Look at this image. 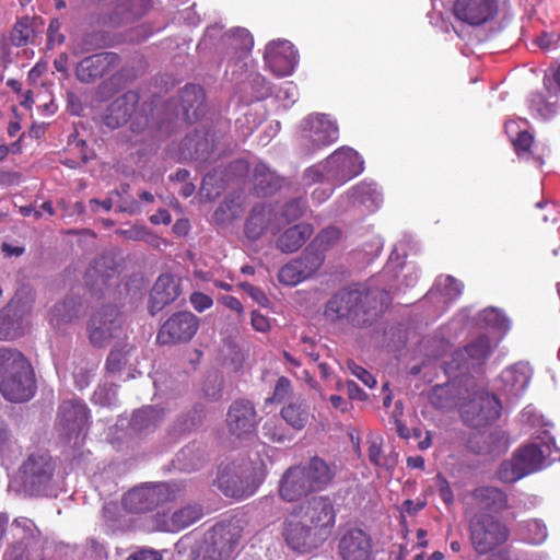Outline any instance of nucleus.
<instances>
[{"instance_id": "15", "label": "nucleus", "mask_w": 560, "mask_h": 560, "mask_svg": "<svg viewBox=\"0 0 560 560\" xmlns=\"http://www.w3.org/2000/svg\"><path fill=\"white\" fill-rule=\"evenodd\" d=\"M89 422V409L80 399L65 400L59 406L57 429L67 438L80 434Z\"/></svg>"}, {"instance_id": "22", "label": "nucleus", "mask_w": 560, "mask_h": 560, "mask_svg": "<svg viewBox=\"0 0 560 560\" xmlns=\"http://www.w3.org/2000/svg\"><path fill=\"white\" fill-rule=\"evenodd\" d=\"M455 16L472 26L485 24L497 13L494 0H456Z\"/></svg>"}, {"instance_id": "11", "label": "nucleus", "mask_w": 560, "mask_h": 560, "mask_svg": "<svg viewBox=\"0 0 560 560\" xmlns=\"http://www.w3.org/2000/svg\"><path fill=\"white\" fill-rule=\"evenodd\" d=\"M296 515L315 530L320 532L324 538H327L336 518L332 502L327 495H316L303 502L298 508Z\"/></svg>"}, {"instance_id": "41", "label": "nucleus", "mask_w": 560, "mask_h": 560, "mask_svg": "<svg viewBox=\"0 0 560 560\" xmlns=\"http://www.w3.org/2000/svg\"><path fill=\"white\" fill-rule=\"evenodd\" d=\"M203 460V452L197 444L186 445L176 455L178 468L185 471L197 469L201 466Z\"/></svg>"}, {"instance_id": "40", "label": "nucleus", "mask_w": 560, "mask_h": 560, "mask_svg": "<svg viewBox=\"0 0 560 560\" xmlns=\"http://www.w3.org/2000/svg\"><path fill=\"white\" fill-rule=\"evenodd\" d=\"M282 419L293 429L302 430L311 418L310 407L304 402H291L281 409Z\"/></svg>"}, {"instance_id": "28", "label": "nucleus", "mask_w": 560, "mask_h": 560, "mask_svg": "<svg viewBox=\"0 0 560 560\" xmlns=\"http://www.w3.org/2000/svg\"><path fill=\"white\" fill-rule=\"evenodd\" d=\"M530 375V368L527 364L517 363L512 365L501 373L500 389L511 397H518L527 387Z\"/></svg>"}, {"instance_id": "13", "label": "nucleus", "mask_w": 560, "mask_h": 560, "mask_svg": "<svg viewBox=\"0 0 560 560\" xmlns=\"http://www.w3.org/2000/svg\"><path fill=\"white\" fill-rule=\"evenodd\" d=\"M198 330V318L190 312L172 315L160 328L156 340L161 345H174L190 340Z\"/></svg>"}, {"instance_id": "29", "label": "nucleus", "mask_w": 560, "mask_h": 560, "mask_svg": "<svg viewBox=\"0 0 560 560\" xmlns=\"http://www.w3.org/2000/svg\"><path fill=\"white\" fill-rule=\"evenodd\" d=\"M117 277L114 258L108 255L97 257L86 271V279L93 290L103 292L112 280Z\"/></svg>"}, {"instance_id": "35", "label": "nucleus", "mask_w": 560, "mask_h": 560, "mask_svg": "<svg viewBox=\"0 0 560 560\" xmlns=\"http://www.w3.org/2000/svg\"><path fill=\"white\" fill-rule=\"evenodd\" d=\"M282 178L266 164L258 163L254 170V190L257 196L265 197L280 189Z\"/></svg>"}, {"instance_id": "62", "label": "nucleus", "mask_w": 560, "mask_h": 560, "mask_svg": "<svg viewBox=\"0 0 560 560\" xmlns=\"http://www.w3.org/2000/svg\"><path fill=\"white\" fill-rule=\"evenodd\" d=\"M533 143V136L527 131H521L514 141L517 151H527Z\"/></svg>"}, {"instance_id": "25", "label": "nucleus", "mask_w": 560, "mask_h": 560, "mask_svg": "<svg viewBox=\"0 0 560 560\" xmlns=\"http://www.w3.org/2000/svg\"><path fill=\"white\" fill-rule=\"evenodd\" d=\"M140 96L136 91H127L116 97L107 107L103 120L104 124L116 129L125 125L136 110Z\"/></svg>"}, {"instance_id": "16", "label": "nucleus", "mask_w": 560, "mask_h": 560, "mask_svg": "<svg viewBox=\"0 0 560 560\" xmlns=\"http://www.w3.org/2000/svg\"><path fill=\"white\" fill-rule=\"evenodd\" d=\"M168 499L167 486L156 485L135 488L122 498L124 506L132 513L151 511Z\"/></svg>"}, {"instance_id": "27", "label": "nucleus", "mask_w": 560, "mask_h": 560, "mask_svg": "<svg viewBox=\"0 0 560 560\" xmlns=\"http://www.w3.org/2000/svg\"><path fill=\"white\" fill-rule=\"evenodd\" d=\"M180 294L178 280L171 275H161L150 293L149 310L151 315H155L166 305L174 302Z\"/></svg>"}, {"instance_id": "23", "label": "nucleus", "mask_w": 560, "mask_h": 560, "mask_svg": "<svg viewBox=\"0 0 560 560\" xmlns=\"http://www.w3.org/2000/svg\"><path fill=\"white\" fill-rule=\"evenodd\" d=\"M314 491L302 466L288 468L279 483V494L288 502L296 501Z\"/></svg>"}, {"instance_id": "46", "label": "nucleus", "mask_w": 560, "mask_h": 560, "mask_svg": "<svg viewBox=\"0 0 560 560\" xmlns=\"http://www.w3.org/2000/svg\"><path fill=\"white\" fill-rule=\"evenodd\" d=\"M429 400L438 409H447L455 404V397L448 384L434 386L429 394Z\"/></svg>"}, {"instance_id": "45", "label": "nucleus", "mask_w": 560, "mask_h": 560, "mask_svg": "<svg viewBox=\"0 0 560 560\" xmlns=\"http://www.w3.org/2000/svg\"><path fill=\"white\" fill-rule=\"evenodd\" d=\"M434 288L445 298L446 302H453L463 292V283L452 276H440Z\"/></svg>"}, {"instance_id": "5", "label": "nucleus", "mask_w": 560, "mask_h": 560, "mask_svg": "<svg viewBox=\"0 0 560 560\" xmlns=\"http://www.w3.org/2000/svg\"><path fill=\"white\" fill-rule=\"evenodd\" d=\"M470 539L478 555H486L504 544L510 535L508 527L490 514H476L469 524Z\"/></svg>"}, {"instance_id": "20", "label": "nucleus", "mask_w": 560, "mask_h": 560, "mask_svg": "<svg viewBox=\"0 0 560 560\" xmlns=\"http://www.w3.org/2000/svg\"><path fill=\"white\" fill-rule=\"evenodd\" d=\"M119 57L105 51L82 59L77 66L75 74L80 82L92 83L118 66Z\"/></svg>"}, {"instance_id": "53", "label": "nucleus", "mask_w": 560, "mask_h": 560, "mask_svg": "<svg viewBox=\"0 0 560 560\" xmlns=\"http://www.w3.org/2000/svg\"><path fill=\"white\" fill-rule=\"evenodd\" d=\"M292 393V384L289 378L282 376L278 378L273 395L271 397L272 401L282 402L291 396Z\"/></svg>"}, {"instance_id": "2", "label": "nucleus", "mask_w": 560, "mask_h": 560, "mask_svg": "<svg viewBox=\"0 0 560 560\" xmlns=\"http://www.w3.org/2000/svg\"><path fill=\"white\" fill-rule=\"evenodd\" d=\"M266 474V465L256 454L255 458L232 463L221 469L217 487L225 497L244 499L257 491Z\"/></svg>"}, {"instance_id": "9", "label": "nucleus", "mask_w": 560, "mask_h": 560, "mask_svg": "<svg viewBox=\"0 0 560 560\" xmlns=\"http://www.w3.org/2000/svg\"><path fill=\"white\" fill-rule=\"evenodd\" d=\"M259 417L253 401L236 399L228 408L225 425L236 439H247L256 433Z\"/></svg>"}, {"instance_id": "51", "label": "nucleus", "mask_w": 560, "mask_h": 560, "mask_svg": "<svg viewBox=\"0 0 560 560\" xmlns=\"http://www.w3.org/2000/svg\"><path fill=\"white\" fill-rule=\"evenodd\" d=\"M262 434L270 441L277 443H283L287 439L280 421L276 418H270L264 423Z\"/></svg>"}, {"instance_id": "12", "label": "nucleus", "mask_w": 560, "mask_h": 560, "mask_svg": "<svg viewBox=\"0 0 560 560\" xmlns=\"http://www.w3.org/2000/svg\"><path fill=\"white\" fill-rule=\"evenodd\" d=\"M324 256L320 250L306 248L300 258L284 265L278 272V279L282 284L296 285L311 278L323 265Z\"/></svg>"}, {"instance_id": "49", "label": "nucleus", "mask_w": 560, "mask_h": 560, "mask_svg": "<svg viewBox=\"0 0 560 560\" xmlns=\"http://www.w3.org/2000/svg\"><path fill=\"white\" fill-rule=\"evenodd\" d=\"M116 398L117 389L114 384L100 385L93 394V401L100 406H110Z\"/></svg>"}, {"instance_id": "57", "label": "nucleus", "mask_w": 560, "mask_h": 560, "mask_svg": "<svg viewBox=\"0 0 560 560\" xmlns=\"http://www.w3.org/2000/svg\"><path fill=\"white\" fill-rule=\"evenodd\" d=\"M2 560H30L27 550L20 544H10L3 552Z\"/></svg>"}, {"instance_id": "43", "label": "nucleus", "mask_w": 560, "mask_h": 560, "mask_svg": "<svg viewBox=\"0 0 560 560\" xmlns=\"http://www.w3.org/2000/svg\"><path fill=\"white\" fill-rule=\"evenodd\" d=\"M278 211V218L281 222V226L300 219L306 211V200L303 198H295L283 206L275 207Z\"/></svg>"}, {"instance_id": "33", "label": "nucleus", "mask_w": 560, "mask_h": 560, "mask_svg": "<svg viewBox=\"0 0 560 560\" xmlns=\"http://www.w3.org/2000/svg\"><path fill=\"white\" fill-rule=\"evenodd\" d=\"M82 300L79 296L70 295L63 301L54 305L50 312V323L56 327L73 323L80 317Z\"/></svg>"}, {"instance_id": "55", "label": "nucleus", "mask_w": 560, "mask_h": 560, "mask_svg": "<svg viewBox=\"0 0 560 560\" xmlns=\"http://www.w3.org/2000/svg\"><path fill=\"white\" fill-rule=\"evenodd\" d=\"M527 527L530 534V536L528 537L530 544L539 545L542 541H545L547 537V529L542 523L534 520L528 523Z\"/></svg>"}, {"instance_id": "14", "label": "nucleus", "mask_w": 560, "mask_h": 560, "mask_svg": "<svg viewBox=\"0 0 560 560\" xmlns=\"http://www.w3.org/2000/svg\"><path fill=\"white\" fill-rule=\"evenodd\" d=\"M501 405L498 398L482 393L465 404L462 409L464 420L471 427L480 428L500 417Z\"/></svg>"}, {"instance_id": "32", "label": "nucleus", "mask_w": 560, "mask_h": 560, "mask_svg": "<svg viewBox=\"0 0 560 560\" xmlns=\"http://www.w3.org/2000/svg\"><path fill=\"white\" fill-rule=\"evenodd\" d=\"M313 228L308 223L295 224L287 229L277 238L276 246L282 253H294L301 248L304 243L312 236Z\"/></svg>"}, {"instance_id": "47", "label": "nucleus", "mask_w": 560, "mask_h": 560, "mask_svg": "<svg viewBox=\"0 0 560 560\" xmlns=\"http://www.w3.org/2000/svg\"><path fill=\"white\" fill-rule=\"evenodd\" d=\"M132 350L128 343L116 345L107 357L106 366L109 372H119L127 363V355Z\"/></svg>"}, {"instance_id": "42", "label": "nucleus", "mask_w": 560, "mask_h": 560, "mask_svg": "<svg viewBox=\"0 0 560 560\" xmlns=\"http://www.w3.org/2000/svg\"><path fill=\"white\" fill-rule=\"evenodd\" d=\"M35 36L34 21L24 16L16 21L10 34L11 43L21 47L28 44Z\"/></svg>"}, {"instance_id": "8", "label": "nucleus", "mask_w": 560, "mask_h": 560, "mask_svg": "<svg viewBox=\"0 0 560 560\" xmlns=\"http://www.w3.org/2000/svg\"><path fill=\"white\" fill-rule=\"evenodd\" d=\"M339 137L337 125L326 115H310L302 126V145L307 153L327 147Z\"/></svg>"}, {"instance_id": "6", "label": "nucleus", "mask_w": 560, "mask_h": 560, "mask_svg": "<svg viewBox=\"0 0 560 560\" xmlns=\"http://www.w3.org/2000/svg\"><path fill=\"white\" fill-rule=\"evenodd\" d=\"M89 339L95 347H106L114 339L126 337L127 328L119 311L104 307L94 313L88 325Z\"/></svg>"}, {"instance_id": "59", "label": "nucleus", "mask_w": 560, "mask_h": 560, "mask_svg": "<svg viewBox=\"0 0 560 560\" xmlns=\"http://www.w3.org/2000/svg\"><path fill=\"white\" fill-rule=\"evenodd\" d=\"M12 328V322L10 317L3 313L0 312V339L7 340V339H13L16 337V332L11 329Z\"/></svg>"}, {"instance_id": "44", "label": "nucleus", "mask_w": 560, "mask_h": 560, "mask_svg": "<svg viewBox=\"0 0 560 560\" xmlns=\"http://www.w3.org/2000/svg\"><path fill=\"white\" fill-rule=\"evenodd\" d=\"M353 205H364L369 209L378 207L381 196L371 186H357L350 190Z\"/></svg>"}, {"instance_id": "18", "label": "nucleus", "mask_w": 560, "mask_h": 560, "mask_svg": "<svg viewBox=\"0 0 560 560\" xmlns=\"http://www.w3.org/2000/svg\"><path fill=\"white\" fill-rule=\"evenodd\" d=\"M265 60L276 75L285 77L294 70L298 51L289 40H273L266 47Z\"/></svg>"}, {"instance_id": "7", "label": "nucleus", "mask_w": 560, "mask_h": 560, "mask_svg": "<svg viewBox=\"0 0 560 560\" xmlns=\"http://www.w3.org/2000/svg\"><path fill=\"white\" fill-rule=\"evenodd\" d=\"M55 466L46 454H31L20 469L21 483L30 495H42L52 479Z\"/></svg>"}, {"instance_id": "39", "label": "nucleus", "mask_w": 560, "mask_h": 560, "mask_svg": "<svg viewBox=\"0 0 560 560\" xmlns=\"http://www.w3.org/2000/svg\"><path fill=\"white\" fill-rule=\"evenodd\" d=\"M221 39L224 45H228L229 48L235 51L237 58L247 55L254 45L250 33L246 28L241 27L225 33Z\"/></svg>"}, {"instance_id": "58", "label": "nucleus", "mask_w": 560, "mask_h": 560, "mask_svg": "<svg viewBox=\"0 0 560 560\" xmlns=\"http://www.w3.org/2000/svg\"><path fill=\"white\" fill-rule=\"evenodd\" d=\"M190 303L196 311L203 312L205 310L212 306L213 301L209 295L205 293L194 292L190 295Z\"/></svg>"}, {"instance_id": "63", "label": "nucleus", "mask_w": 560, "mask_h": 560, "mask_svg": "<svg viewBox=\"0 0 560 560\" xmlns=\"http://www.w3.org/2000/svg\"><path fill=\"white\" fill-rule=\"evenodd\" d=\"M120 234L124 235L128 240L139 241L143 240L144 236L148 234L147 230L143 228H130L127 230H121Z\"/></svg>"}, {"instance_id": "31", "label": "nucleus", "mask_w": 560, "mask_h": 560, "mask_svg": "<svg viewBox=\"0 0 560 560\" xmlns=\"http://www.w3.org/2000/svg\"><path fill=\"white\" fill-rule=\"evenodd\" d=\"M302 468L315 491L326 488L337 474V466L334 463L326 462L318 456L312 457Z\"/></svg>"}, {"instance_id": "48", "label": "nucleus", "mask_w": 560, "mask_h": 560, "mask_svg": "<svg viewBox=\"0 0 560 560\" xmlns=\"http://www.w3.org/2000/svg\"><path fill=\"white\" fill-rule=\"evenodd\" d=\"M479 319L487 327H492L498 330H506L509 326L505 316L494 307L483 310L479 315Z\"/></svg>"}, {"instance_id": "50", "label": "nucleus", "mask_w": 560, "mask_h": 560, "mask_svg": "<svg viewBox=\"0 0 560 560\" xmlns=\"http://www.w3.org/2000/svg\"><path fill=\"white\" fill-rule=\"evenodd\" d=\"M326 170V162L308 167L303 175L304 184L307 186L316 183H327L330 185Z\"/></svg>"}, {"instance_id": "21", "label": "nucleus", "mask_w": 560, "mask_h": 560, "mask_svg": "<svg viewBox=\"0 0 560 560\" xmlns=\"http://www.w3.org/2000/svg\"><path fill=\"white\" fill-rule=\"evenodd\" d=\"M281 229L278 211L271 205H257L253 208L245 225L248 238L257 240L265 232L276 233Z\"/></svg>"}, {"instance_id": "60", "label": "nucleus", "mask_w": 560, "mask_h": 560, "mask_svg": "<svg viewBox=\"0 0 560 560\" xmlns=\"http://www.w3.org/2000/svg\"><path fill=\"white\" fill-rule=\"evenodd\" d=\"M127 560H162V557L156 550L140 549L131 553Z\"/></svg>"}, {"instance_id": "24", "label": "nucleus", "mask_w": 560, "mask_h": 560, "mask_svg": "<svg viewBox=\"0 0 560 560\" xmlns=\"http://www.w3.org/2000/svg\"><path fill=\"white\" fill-rule=\"evenodd\" d=\"M338 548L342 560H369L372 541L362 529L352 528L341 536Z\"/></svg>"}, {"instance_id": "3", "label": "nucleus", "mask_w": 560, "mask_h": 560, "mask_svg": "<svg viewBox=\"0 0 560 560\" xmlns=\"http://www.w3.org/2000/svg\"><path fill=\"white\" fill-rule=\"evenodd\" d=\"M35 392L34 371L24 354L16 351L9 366L0 375V393L7 400L23 402L30 400Z\"/></svg>"}, {"instance_id": "36", "label": "nucleus", "mask_w": 560, "mask_h": 560, "mask_svg": "<svg viewBox=\"0 0 560 560\" xmlns=\"http://www.w3.org/2000/svg\"><path fill=\"white\" fill-rule=\"evenodd\" d=\"M165 417L162 407L145 406L133 412L130 425L135 431L142 432L155 428Z\"/></svg>"}, {"instance_id": "54", "label": "nucleus", "mask_w": 560, "mask_h": 560, "mask_svg": "<svg viewBox=\"0 0 560 560\" xmlns=\"http://www.w3.org/2000/svg\"><path fill=\"white\" fill-rule=\"evenodd\" d=\"M340 237V231L337 228L330 226L323 230L315 238V244L319 247H328L335 244Z\"/></svg>"}, {"instance_id": "38", "label": "nucleus", "mask_w": 560, "mask_h": 560, "mask_svg": "<svg viewBox=\"0 0 560 560\" xmlns=\"http://www.w3.org/2000/svg\"><path fill=\"white\" fill-rule=\"evenodd\" d=\"M179 97L185 118L188 120H190L191 117L196 118L205 101L202 89L195 84H187L180 91Z\"/></svg>"}, {"instance_id": "34", "label": "nucleus", "mask_w": 560, "mask_h": 560, "mask_svg": "<svg viewBox=\"0 0 560 560\" xmlns=\"http://www.w3.org/2000/svg\"><path fill=\"white\" fill-rule=\"evenodd\" d=\"M475 505L480 511L500 512L506 506L505 493L495 487H479L472 492Z\"/></svg>"}, {"instance_id": "26", "label": "nucleus", "mask_w": 560, "mask_h": 560, "mask_svg": "<svg viewBox=\"0 0 560 560\" xmlns=\"http://www.w3.org/2000/svg\"><path fill=\"white\" fill-rule=\"evenodd\" d=\"M492 351V345L487 336H479L465 348L454 353V362L458 369L469 370L481 365Z\"/></svg>"}, {"instance_id": "19", "label": "nucleus", "mask_w": 560, "mask_h": 560, "mask_svg": "<svg viewBox=\"0 0 560 560\" xmlns=\"http://www.w3.org/2000/svg\"><path fill=\"white\" fill-rule=\"evenodd\" d=\"M236 545V540L230 533L218 534L214 532L192 552V560H231Z\"/></svg>"}, {"instance_id": "30", "label": "nucleus", "mask_w": 560, "mask_h": 560, "mask_svg": "<svg viewBox=\"0 0 560 560\" xmlns=\"http://www.w3.org/2000/svg\"><path fill=\"white\" fill-rule=\"evenodd\" d=\"M202 516L201 506L186 505L171 515H159V529L165 532H179L195 522H197Z\"/></svg>"}, {"instance_id": "17", "label": "nucleus", "mask_w": 560, "mask_h": 560, "mask_svg": "<svg viewBox=\"0 0 560 560\" xmlns=\"http://www.w3.org/2000/svg\"><path fill=\"white\" fill-rule=\"evenodd\" d=\"M284 538L288 546L299 552H310L326 539L320 532L315 530L301 518L287 523Z\"/></svg>"}, {"instance_id": "52", "label": "nucleus", "mask_w": 560, "mask_h": 560, "mask_svg": "<svg viewBox=\"0 0 560 560\" xmlns=\"http://www.w3.org/2000/svg\"><path fill=\"white\" fill-rule=\"evenodd\" d=\"M369 459L378 467L384 456L382 452L383 438L378 434H372L369 436Z\"/></svg>"}, {"instance_id": "1", "label": "nucleus", "mask_w": 560, "mask_h": 560, "mask_svg": "<svg viewBox=\"0 0 560 560\" xmlns=\"http://www.w3.org/2000/svg\"><path fill=\"white\" fill-rule=\"evenodd\" d=\"M389 302V294L380 288L349 287L330 298L325 316L330 320L345 318L353 325L363 326L384 312Z\"/></svg>"}, {"instance_id": "10", "label": "nucleus", "mask_w": 560, "mask_h": 560, "mask_svg": "<svg viewBox=\"0 0 560 560\" xmlns=\"http://www.w3.org/2000/svg\"><path fill=\"white\" fill-rule=\"evenodd\" d=\"M325 162L330 185H341L363 171L361 156L349 147L339 148Z\"/></svg>"}, {"instance_id": "4", "label": "nucleus", "mask_w": 560, "mask_h": 560, "mask_svg": "<svg viewBox=\"0 0 560 560\" xmlns=\"http://www.w3.org/2000/svg\"><path fill=\"white\" fill-rule=\"evenodd\" d=\"M548 446L529 444L520 448L510 460H504L498 477L503 482H515L521 478L540 470L545 466Z\"/></svg>"}, {"instance_id": "64", "label": "nucleus", "mask_w": 560, "mask_h": 560, "mask_svg": "<svg viewBox=\"0 0 560 560\" xmlns=\"http://www.w3.org/2000/svg\"><path fill=\"white\" fill-rule=\"evenodd\" d=\"M60 23L57 20L50 22L48 27L49 42L54 44H61L65 39L63 35L58 33Z\"/></svg>"}, {"instance_id": "37", "label": "nucleus", "mask_w": 560, "mask_h": 560, "mask_svg": "<svg viewBox=\"0 0 560 560\" xmlns=\"http://www.w3.org/2000/svg\"><path fill=\"white\" fill-rule=\"evenodd\" d=\"M12 536L14 541L12 544H20L23 546L32 542H37L40 538V530L35 522L25 516H19L13 520L11 524ZM26 548V546H24Z\"/></svg>"}, {"instance_id": "56", "label": "nucleus", "mask_w": 560, "mask_h": 560, "mask_svg": "<svg viewBox=\"0 0 560 560\" xmlns=\"http://www.w3.org/2000/svg\"><path fill=\"white\" fill-rule=\"evenodd\" d=\"M348 368L351 371V373L354 376H357L362 383H364L368 387L373 388L376 385L375 377L364 368L355 364L354 362H349Z\"/></svg>"}, {"instance_id": "61", "label": "nucleus", "mask_w": 560, "mask_h": 560, "mask_svg": "<svg viewBox=\"0 0 560 560\" xmlns=\"http://www.w3.org/2000/svg\"><path fill=\"white\" fill-rule=\"evenodd\" d=\"M252 326L255 330L266 332L270 328L269 319L258 312H252Z\"/></svg>"}]
</instances>
